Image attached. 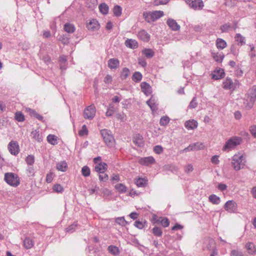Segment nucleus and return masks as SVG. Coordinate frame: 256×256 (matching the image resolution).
Instances as JSON below:
<instances>
[{
    "instance_id": "obj_1",
    "label": "nucleus",
    "mask_w": 256,
    "mask_h": 256,
    "mask_svg": "<svg viewBox=\"0 0 256 256\" xmlns=\"http://www.w3.org/2000/svg\"><path fill=\"white\" fill-rule=\"evenodd\" d=\"M256 100V86H252L248 90L246 98L244 104L248 110L252 108Z\"/></svg>"
},
{
    "instance_id": "obj_2",
    "label": "nucleus",
    "mask_w": 256,
    "mask_h": 256,
    "mask_svg": "<svg viewBox=\"0 0 256 256\" xmlns=\"http://www.w3.org/2000/svg\"><path fill=\"white\" fill-rule=\"evenodd\" d=\"M246 162L245 158L243 154H238L232 157L231 164L236 171H238L244 168Z\"/></svg>"
},
{
    "instance_id": "obj_3",
    "label": "nucleus",
    "mask_w": 256,
    "mask_h": 256,
    "mask_svg": "<svg viewBox=\"0 0 256 256\" xmlns=\"http://www.w3.org/2000/svg\"><path fill=\"white\" fill-rule=\"evenodd\" d=\"M242 142V139L238 136H233L229 138L222 148L224 151H230L234 149Z\"/></svg>"
},
{
    "instance_id": "obj_4",
    "label": "nucleus",
    "mask_w": 256,
    "mask_h": 256,
    "mask_svg": "<svg viewBox=\"0 0 256 256\" xmlns=\"http://www.w3.org/2000/svg\"><path fill=\"white\" fill-rule=\"evenodd\" d=\"M100 134L103 138L104 140L106 145L112 148L115 146V140L112 132L106 129L100 130Z\"/></svg>"
},
{
    "instance_id": "obj_5",
    "label": "nucleus",
    "mask_w": 256,
    "mask_h": 256,
    "mask_svg": "<svg viewBox=\"0 0 256 256\" xmlns=\"http://www.w3.org/2000/svg\"><path fill=\"white\" fill-rule=\"evenodd\" d=\"M4 179L8 184L13 186H17L20 183L18 175L13 172L6 173Z\"/></svg>"
},
{
    "instance_id": "obj_6",
    "label": "nucleus",
    "mask_w": 256,
    "mask_h": 256,
    "mask_svg": "<svg viewBox=\"0 0 256 256\" xmlns=\"http://www.w3.org/2000/svg\"><path fill=\"white\" fill-rule=\"evenodd\" d=\"M96 110L94 104L90 105L84 110V117L86 119L92 120L96 115Z\"/></svg>"
},
{
    "instance_id": "obj_7",
    "label": "nucleus",
    "mask_w": 256,
    "mask_h": 256,
    "mask_svg": "<svg viewBox=\"0 0 256 256\" xmlns=\"http://www.w3.org/2000/svg\"><path fill=\"white\" fill-rule=\"evenodd\" d=\"M224 208L229 213H236L238 212V204L233 200L227 201Z\"/></svg>"
},
{
    "instance_id": "obj_8",
    "label": "nucleus",
    "mask_w": 256,
    "mask_h": 256,
    "mask_svg": "<svg viewBox=\"0 0 256 256\" xmlns=\"http://www.w3.org/2000/svg\"><path fill=\"white\" fill-rule=\"evenodd\" d=\"M192 65L191 62L188 60L186 61L184 63V75L186 79L188 78V76L190 77L192 74Z\"/></svg>"
},
{
    "instance_id": "obj_9",
    "label": "nucleus",
    "mask_w": 256,
    "mask_h": 256,
    "mask_svg": "<svg viewBox=\"0 0 256 256\" xmlns=\"http://www.w3.org/2000/svg\"><path fill=\"white\" fill-rule=\"evenodd\" d=\"M8 149L12 154L17 155L19 152V146L17 142L11 141L8 144Z\"/></svg>"
},
{
    "instance_id": "obj_10",
    "label": "nucleus",
    "mask_w": 256,
    "mask_h": 256,
    "mask_svg": "<svg viewBox=\"0 0 256 256\" xmlns=\"http://www.w3.org/2000/svg\"><path fill=\"white\" fill-rule=\"evenodd\" d=\"M237 84L234 83L230 78H227L223 82V88L225 90H234L236 88Z\"/></svg>"
},
{
    "instance_id": "obj_11",
    "label": "nucleus",
    "mask_w": 256,
    "mask_h": 256,
    "mask_svg": "<svg viewBox=\"0 0 256 256\" xmlns=\"http://www.w3.org/2000/svg\"><path fill=\"white\" fill-rule=\"evenodd\" d=\"M138 37L144 42H148L150 40V34L144 30H142L138 33Z\"/></svg>"
},
{
    "instance_id": "obj_12",
    "label": "nucleus",
    "mask_w": 256,
    "mask_h": 256,
    "mask_svg": "<svg viewBox=\"0 0 256 256\" xmlns=\"http://www.w3.org/2000/svg\"><path fill=\"white\" fill-rule=\"evenodd\" d=\"M86 27L88 30L95 31L100 28V24L96 20L92 19L87 24Z\"/></svg>"
},
{
    "instance_id": "obj_13",
    "label": "nucleus",
    "mask_w": 256,
    "mask_h": 256,
    "mask_svg": "<svg viewBox=\"0 0 256 256\" xmlns=\"http://www.w3.org/2000/svg\"><path fill=\"white\" fill-rule=\"evenodd\" d=\"M139 163L142 166H148L155 162L154 158L151 156L140 158L138 160Z\"/></svg>"
},
{
    "instance_id": "obj_14",
    "label": "nucleus",
    "mask_w": 256,
    "mask_h": 256,
    "mask_svg": "<svg viewBox=\"0 0 256 256\" xmlns=\"http://www.w3.org/2000/svg\"><path fill=\"white\" fill-rule=\"evenodd\" d=\"M146 104L150 107L151 110L154 112L158 110V100L153 96L146 101Z\"/></svg>"
},
{
    "instance_id": "obj_15",
    "label": "nucleus",
    "mask_w": 256,
    "mask_h": 256,
    "mask_svg": "<svg viewBox=\"0 0 256 256\" xmlns=\"http://www.w3.org/2000/svg\"><path fill=\"white\" fill-rule=\"evenodd\" d=\"M166 24L172 30L178 31L180 30V26L172 18L168 19Z\"/></svg>"
},
{
    "instance_id": "obj_16",
    "label": "nucleus",
    "mask_w": 256,
    "mask_h": 256,
    "mask_svg": "<svg viewBox=\"0 0 256 256\" xmlns=\"http://www.w3.org/2000/svg\"><path fill=\"white\" fill-rule=\"evenodd\" d=\"M142 91L146 95L149 96L152 92V87L146 82H142L140 84Z\"/></svg>"
},
{
    "instance_id": "obj_17",
    "label": "nucleus",
    "mask_w": 256,
    "mask_h": 256,
    "mask_svg": "<svg viewBox=\"0 0 256 256\" xmlns=\"http://www.w3.org/2000/svg\"><path fill=\"white\" fill-rule=\"evenodd\" d=\"M224 72L222 68H219L214 70L212 74V78L216 80L222 78L224 76Z\"/></svg>"
},
{
    "instance_id": "obj_18",
    "label": "nucleus",
    "mask_w": 256,
    "mask_h": 256,
    "mask_svg": "<svg viewBox=\"0 0 256 256\" xmlns=\"http://www.w3.org/2000/svg\"><path fill=\"white\" fill-rule=\"evenodd\" d=\"M108 166L106 163L104 162H100V163L96 165L94 167L95 171L100 173H104L107 169Z\"/></svg>"
},
{
    "instance_id": "obj_19",
    "label": "nucleus",
    "mask_w": 256,
    "mask_h": 256,
    "mask_svg": "<svg viewBox=\"0 0 256 256\" xmlns=\"http://www.w3.org/2000/svg\"><path fill=\"white\" fill-rule=\"evenodd\" d=\"M148 179L146 178H138L135 180L136 184L139 188H144L148 184Z\"/></svg>"
},
{
    "instance_id": "obj_20",
    "label": "nucleus",
    "mask_w": 256,
    "mask_h": 256,
    "mask_svg": "<svg viewBox=\"0 0 256 256\" xmlns=\"http://www.w3.org/2000/svg\"><path fill=\"white\" fill-rule=\"evenodd\" d=\"M108 64L110 69H116L119 66L120 61L117 58H110L108 60Z\"/></svg>"
},
{
    "instance_id": "obj_21",
    "label": "nucleus",
    "mask_w": 256,
    "mask_h": 256,
    "mask_svg": "<svg viewBox=\"0 0 256 256\" xmlns=\"http://www.w3.org/2000/svg\"><path fill=\"white\" fill-rule=\"evenodd\" d=\"M125 45L128 48H136L138 46V43L134 40L128 39L125 42Z\"/></svg>"
},
{
    "instance_id": "obj_22",
    "label": "nucleus",
    "mask_w": 256,
    "mask_h": 256,
    "mask_svg": "<svg viewBox=\"0 0 256 256\" xmlns=\"http://www.w3.org/2000/svg\"><path fill=\"white\" fill-rule=\"evenodd\" d=\"M212 56L214 58V59L216 62H222V60H223V59H224V54L222 52H212Z\"/></svg>"
},
{
    "instance_id": "obj_23",
    "label": "nucleus",
    "mask_w": 256,
    "mask_h": 256,
    "mask_svg": "<svg viewBox=\"0 0 256 256\" xmlns=\"http://www.w3.org/2000/svg\"><path fill=\"white\" fill-rule=\"evenodd\" d=\"M68 168V164L66 161L58 162L56 164V169L61 172H66Z\"/></svg>"
},
{
    "instance_id": "obj_24",
    "label": "nucleus",
    "mask_w": 256,
    "mask_h": 256,
    "mask_svg": "<svg viewBox=\"0 0 256 256\" xmlns=\"http://www.w3.org/2000/svg\"><path fill=\"white\" fill-rule=\"evenodd\" d=\"M204 6V4L202 0H193V9L200 10Z\"/></svg>"
},
{
    "instance_id": "obj_25",
    "label": "nucleus",
    "mask_w": 256,
    "mask_h": 256,
    "mask_svg": "<svg viewBox=\"0 0 256 256\" xmlns=\"http://www.w3.org/2000/svg\"><path fill=\"white\" fill-rule=\"evenodd\" d=\"M58 137L54 134H48L47 136V140L48 143L52 145L58 144Z\"/></svg>"
},
{
    "instance_id": "obj_26",
    "label": "nucleus",
    "mask_w": 256,
    "mask_h": 256,
    "mask_svg": "<svg viewBox=\"0 0 256 256\" xmlns=\"http://www.w3.org/2000/svg\"><path fill=\"white\" fill-rule=\"evenodd\" d=\"M246 248L250 254H252L256 252V246L252 242L246 243Z\"/></svg>"
},
{
    "instance_id": "obj_27",
    "label": "nucleus",
    "mask_w": 256,
    "mask_h": 256,
    "mask_svg": "<svg viewBox=\"0 0 256 256\" xmlns=\"http://www.w3.org/2000/svg\"><path fill=\"white\" fill-rule=\"evenodd\" d=\"M115 222L118 224L122 226H126V225L129 224L128 222L126 220L124 216L116 218L115 219Z\"/></svg>"
},
{
    "instance_id": "obj_28",
    "label": "nucleus",
    "mask_w": 256,
    "mask_h": 256,
    "mask_svg": "<svg viewBox=\"0 0 256 256\" xmlns=\"http://www.w3.org/2000/svg\"><path fill=\"white\" fill-rule=\"evenodd\" d=\"M216 46L218 49L222 50L226 46V42L223 39L218 38L216 40Z\"/></svg>"
},
{
    "instance_id": "obj_29",
    "label": "nucleus",
    "mask_w": 256,
    "mask_h": 256,
    "mask_svg": "<svg viewBox=\"0 0 256 256\" xmlns=\"http://www.w3.org/2000/svg\"><path fill=\"white\" fill-rule=\"evenodd\" d=\"M209 201L214 204H218L220 202V198L216 194H211L208 196Z\"/></svg>"
},
{
    "instance_id": "obj_30",
    "label": "nucleus",
    "mask_w": 256,
    "mask_h": 256,
    "mask_svg": "<svg viewBox=\"0 0 256 256\" xmlns=\"http://www.w3.org/2000/svg\"><path fill=\"white\" fill-rule=\"evenodd\" d=\"M114 188L120 194L125 193L128 190L127 187L122 184H118Z\"/></svg>"
},
{
    "instance_id": "obj_31",
    "label": "nucleus",
    "mask_w": 256,
    "mask_h": 256,
    "mask_svg": "<svg viewBox=\"0 0 256 256\" xmlns=\"http://www.w3.org/2000/svg\"><path fill=\"white\" fill-rule=\"evenodd\" d=\"M24 246L26 249L31 248L34 246V242L30 238H26L24 240Z\"/></svg>"
},
{
    "instance_id": "obj_32",
    "label": "nucleus",
    "mask_w": 256,
    "mask_h": 256,
    "mask_svg": "<svg viewBox=\"0 0 256 256\" xmlns=\"http://www.w3.org/2000/svg\"><path fill=\"white\" fill-rule=\"evenodd\" d=\"M31 136L33 138H34L38 142H40L42 140V137L40 136V134L39 130H34L31 132Z\"/></svg>"
},
{
    "instance_id": "obj_33",
    "label": "nucleus",
    "mask_w": 256,
    "mask_h": 256,
    "mask_svg": "<svg viewBox=\"0 0 256 256\" xmlns=\"http://www.w3.org/2000/svg\"><path fill=\"white\" fill-rule=\"evenodd\" d=\"M152 14L154 22L162 17L164 15V13L162 10H156L152 12Z\"/></svg>"
},
{
    "instance_id": "obj_34",
    "label": "nucleus",
    "mask_w": 256,
    "mask_h": 256,
    "mask_svg": "<svg viewBox=\"0 0 256 256\" xmlns=\"http://www.w3.org/2000/svg\"><path fill=\"white\" fill-rule=\"evenodd\" d=\"M142 74L138 72H134L132 77V80L135 82H140L142 80Z\"/></svg>"
},
{
    "instance_id": "obj_35",
    "label": "nucleus",
    "mask_w": 256,
    "mask_h": 256,
    "mask_svg": "<svg viewBox=\"0 0 256 256\" xmlns=\"http://www.w3.org/2000/svg\"><path fill=\"white\" fill-rule=\"evenodd\" d=\"M130 74V70L127 68H124L122 70L120 78L122 80H126L129 76Z\"/></svg>"
},
{
    "instance_id": "obj_36",
    "label": "nucleus",
    "mask_w": 256,
    "mask_h": 256,
    "mask_svg": "<svg viewBox=\"0 0 256 256\" xmlns=\"http://www.w3.org/2000/svg\"><path fill=\"white\" fill-rule=\"evenodd\" d=\"M64 30L68 33H73L75 30V27L72 24L66 23L64 25Z\"/></svg>"
},
{
    "instance_id": "obj_37",
    "label": "nucleus",
    "mask_w": 256,
    "mask_h": 256,
    "mask_svg": "<svg viewBox=\"0 0 256 256\" xmlns=\"http://www.w3.org/2000/svg\"><path fill=\"white\" fill-rule=\"evenodd\" d=\"M108 250L110 253L113 255H118L120 253V250L118 248L114 246H110L108 248Z\"/></svg>"
},
{
    "instance_id": "obj_38",
    "label": "nucleus",
    "mask_w": 256,
    "mask_h": 256,
    "mask_svg": "<svg viewBox=\"0 0 256 256\" xmlns=\"http://www.w3.org/2000/svg\"><path fill=\"white\" fill-rule=\"evenodd\" d=\"M78 225V224L77 222H74L72 224H70L66 228V232L70 234L74 232L76 230Z\"/></svg>"
},
{
    "instance_id": "obj_39",
    "label": "nucleus",
    "mask_w": 256,
    "mask_h": 256,
    "mask_svg": "<svg viewBox=\"0 0 256 256\" xmlns=\"http://www.w3.org/2000/svg\"><path fill=\"white\" fill-rule=\"evenodd\" d=\"M100 11L103 14H106L108 12V6L105 3L101 4L98 6Z\"/></svg>"
},
{
    "instance_id": "obj_40",
    "label": "nucleus",
    "mask_w": 256,
    "mask_h": 256,
    "mask_svg": "<svg viewBox=\"0 0 256 256\" xmlns=\"http://www.w3.org/2000/svg\"><path fill=\"white\" fill-rule=\"evenodd\" d=\"M205 244L208 250H210L213 248L214 246V241L212 238H207L205 240Z\"/></svg>"
},
{
    "instance_id": "obj_41",
    "label": "nucleus",
    "mask_w": 256,
    "mask_h": 256,
    "mask_svg": "<svg viewBox=\"0 0 256 256\" xmlns=\"http://www.w3.org/2000/svg\"><path fill=\"white\" fill-rule=\"evenodd\" d=\"M29 112L30 114L32 116L34 117L40 121L44 120V117L42 116L39 114L38 113H37V112H36L35 110L32 109H30Z\"/></svg>"
},
{
    "instance_id": "obj_42",
    "label": "nucleus",
    "mask_w": 256,
    "mask_h": 256,
    "mask_svg": "<svg viewBox=\"0 0 256 256\" xmlns=\"http://www.w3.org/2000/svg\"><path fill=\"white\" fill-rule=\"evenodd\" d=\"M142 54L148 58H151L154 56V51L150 48H146L142 50Z\"/></svg>"
},
{
    "instance_id": "obj_43",
    "label": "nucleus",
    "mask_w": 256,
    "mask_h": 256,
    "mask_svg": "<svg viewBox=\"0 0 256 256\" xmlns=\"http://www.w3.org/2000/svg\"><path fill=\"white\" fill-rule=\"evenodd\" d=\"M152 233L156 236H161L162 234V228L160 227L154 226L152 230Z\"/></svg>"
},
{
    "instance_id": "obj_44",
    "label": "nucleus",
    "mask_w": 256,
    "mask_h": 256,
    "mask_svg": "<svg viewBox=\"0 0 256 256\" xmlns=\"http://www.w3.org/2000/svg\"><path fill=\"white\" fill-rule=\"evenodd\" d=\"M81 172L82 175L84 177H88L90 176V168L87 166H84L82 168Z\"/></svg>"
},
{
    "instance_id": "obj_45",
    "label": "nucleus",
    "mask_w": 256,
    "mask_h": 256,
    "mask_svg": "<svg viewBox=\"0 0 256 256\" xmlns=\"http://www.w3.org/2000/svg\"><path fill=\"white\" fill-rule=\"evenodd\" d=\"M146 222V220L140 221V220H136L134 222V226L138 229L142 230L144 228Z\"/></svg>"
},
{
    "instance_id": "obj_46",
    "label": "nucleus",
    "mask_w": 256,
    "mask_h": 256,
    "mask_svg": "<svg viewBox=\"0 0 256 256\" xmlns=\"http://www.w3.org/2000/svg\"><path fill=\"white\" fill-rule=\"evenodd\" d=\"M102 194H104V198L107 200H110L111 195L112 194V192L108 188H104L102 190Z\"/></svg>"
},
{
    "instance_id": "obj_47",
    "label": "nucleus",
    "mask_w": 256,
    "mask_h": 256,
    "mask_svg": "<svg viewBox=\"0 0 256 256\" xmlns=\"http://www.w3.org/2000/svg\"><path fill=\"white\" fill-rule=\"evenodd\" d=\"M143 16L144 18V20L148 22H154L153 18H152V12H144L143 13Z\"/></svg>"
},
{
    "instance_id": "obj_48",
    "label": "nucleus",
    "mask_w": 256,
    "mask_h": 256,
    "mask_svg": "<svg viewBox=\"0 0 256 256\" xmlns=\"http://www.w3.org/2000/svg\"><path fill=\"white\" fill-rule=\"evenodd\" d=\"M170 118L168 116H162L160 120V124L162 126H166L170 122Z\"/></svg>"
},
{
    "instance_id": "obj_49",
    "label": "nucleus",
    "mask_w": 256,
    "mask_h": 256,
    "mask_svg": "<svg viewBox=\"0 0 256 256\" xmlns=\"http://www.w3.org/2000/svg\"><path fill=\"white\" fill-rule=\"evenodd\" d=\"M113 12L115 16H120L122 14V8L120 6L116 5L114 6Z\"/></svg>"
},
{
    "instance_id": "obj_50",
    "label": "nucleus",
    "mask_w": 256,
    "mask_h": 256,
    "mask_svg": "<svg viewBox=\"0 0 256 256\" xmlns=\"http://www.w3.org/2000/svg\"><path fill=\"white\" fill-rule=\"evenodd\" d=\"M134 143L139 147H141L143 145V140L141 136H136L133 139Z\"/></svg>"
},
{
    "instance_id": "obj_51",
    "label": "nucleus",
    "mask_w": 256,
    "mask_h": 256,
    "mask_svg": "<svg viewBox=\"0 0 256 256\" xmlns=\"http://www.w3.org/2000/svg\"><path fill=\"white\" fill-rule=\"evenodd\" d=\"M236 40L242 46L246 43V38L242 36L240 34H237L235 37Z\"/></svg>"
},
{
    "instance_id": "obj_52",
    "label": "nucleus",
    "mask_w": 256,
    "mask_h": 256,
    "mask_svg": "<svg viewBox=\"0 0 256 256\" xmlns=\"http://www.w3.org/2000/svg\"><path fill=\"white\" fill-rule=\"evenodd\" d=\"M15 119L20 122L24 120V116L20 112H18L15 114Z\"/></svg>"
},
{
    "instance_id": "obj_53",
    "label": "nucleus",
    "mask_w": 256,
    "mask_h": 256,
    "mask_svg": "<svg viewBox=\"0 0 256 256\" xmlns=\"http://www.w3.org/2000/svg\"><path fill=\"white\" fill-rule=\"evenodd\" d=\"M26 161L28 166H32L34 162V156L32 154L28 155L26 158Z\"/></svg>"
},
{
    "instance_id": "obj_54",
    "label": "nucleus",
    "mask_w": 256,
    "mask_h": 256,
    "mask_svg": "<svg viewBox=\"0 0 256 256\" xmlns=\"http://www.w3.org/2000/svg\"><path fill=\"white\" fill-rule=\"evenodd\" d=\"M69 39L66 34L60 36L58 38L59 40L64 44H67L69 43Z\"/></svg>"
},
{
    "instance_id": "obj_55",
    "label": "nucleus",
    "mask_w": 256,
    "mask_h": 256,
    "mask_svg": "<svg viewBox=\"0 0 256 256\" xmlns=\"http://www.w3.org/2000/svg\"><path fill=\"white\" fill-rule=\"evenodd\" d=\"M78 134L80 136H84L88 134V130L86 125H83L82 129L79 131Z\"/></svg>"
},
{
    "instance_id": "obj_56",
    "label": "nucleus",
    "mask_w": 256,
    "mask_h": 256,
    "mask_svg": "<svg viewBox=\"0 0 256 256\" xmlns=\"http://www.w3.org/2000/svg\"><path fill=\"white\" fill-rule=\"evenodd\" d=\"M204 147V144L200 142H198L193 144V150H202L203 149Z\"/></svg>"
},
{
    "instance_id": "obj_57",
    "label": "nucleus",
    "mask_w": 256,
    "mask_h": 256,
    "mask_svg": "<svg viewBox=\"0 0 256 256\" xmlns=\"http://www.w3.org/2000/svg\"><path fill=\"white\" fill-rule=\"evenodd\" d=\"M231 27L230 24H226L220 26V30L222 32H228Z\"/></svg>"
},
{
    "instance_id": "obj_58",
    "label": "nucleus",
    "mask_w": 256,
    "mask_h": 256,
    "mask_svg": "<svg viewBox=\"0 0 256 256\" xmlns=\"http://www.w3.org/2000/svg\"><path fill=\"white\" fill-rule=\"evenodd\" d=\"M108 175L104 173H100L99 174V179L101 182H106L108 180Z\"/></svg>"
},
{
    "instance_id": "obj_59",
    "label": "nucleus",
    "mask_w": 256,
    "mask_h": 256,
    "mask_svg": "<svg viewBox=\"0 0 256 256\" xmlns=\"http://www.w3.org/2000/svg\"><path fill=\"white\" fill-rule=\"evenodd\" d=\"M170 0H154V5L159 6L162 4H166L169 2Z\"/></svg>"
},
{
    "instance_id": "obj_60",
    "label": "nucleus",
    "mask_w": 256,
    "mask_h": 256,
    "mask_svg": "<svg viewBox=\"0 0 256 256\" xmlns=\"http://www.w3.org/2000/svg\"><path fill=\"white\" fill-rule=\"evenodd\" d=\"M161 218L160 223H161L162 225V226H164V228H166L169 226L170 222H169L167 218Z\"/></svg>"
},
{
    "instance_id": "obj_61",
    "label": "nucleus",
    "mask_w": 256,
    "mask_h": 256,
    "mask_svg": "<svg viewBox=\"0 0 256 256\" xmlns=\"http://www.w3.org/2000/svg\"><path fill=\"white\" fill-rule=\"evenodd\" d=\"M53 190L54 192H63L64 189L62 186L59 184H56L53 186Z\"/></svg>"
},
{
    "instance_id": "obj_62",
    "label": "nucleus",
    "mask_w": 256,
    "mask_h": 256,
    "mask_svg": "<svg viewBox=\"0 0 256 256\" xmlns=\"http://www.w3.org/2000/svg\"><path fill=\"white\" fill-rule=\"evenodd\" d=\"M154 150L157 154H160L163 152V148L161 146L158 145L154 147Z\"/></svg>"
},
{
    "instance_id": "obj_63",
    "label": "nucleus",
    "mask_w": 256,
    "mask_h": 256,
    "mask_svg": "<svg viewBox=\"0 0 256 256\" xmlns=\"http://www.w3.org/2000/svg\"><path fill=\"white\" fill-rule=\"evenodd\" d=\"M114 112V108L112 106H110L107 109V111L106 112V115L107 116H112Z\"/></svg>"
},
{
    "instance_id": "obj_64",
    "label": "nucleus",
    "mask_w": 256,
    "mask_h": 256,
    "mask_svg": "<svg viewBox=\"0 0 256 256\" xmlns=\"http://www.w3.org/2000/svg\"><path fill=\"white\" fill-rule=\"evenodd\" d=\"M232 256H244L242 251L238 250H232L231 252Z\"/></svg>"
}]
</instances>
